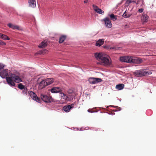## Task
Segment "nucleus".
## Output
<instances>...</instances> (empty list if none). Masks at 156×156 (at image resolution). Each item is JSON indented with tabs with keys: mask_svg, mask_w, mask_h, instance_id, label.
I'll use <instances>...</instances> for the list:
<instances>
[{
	"mask_svg": "<svg viewBox=\"0 0 156 156\" xmlns=\"http://www.w3.org/2000/svg\"><path fill=\"white\" fill-rule=\"evenodd\" d=\"M47 84L45 80H42L40 83L39 85V88L40 89H41L46 86Z\"/></svg>",
	"mask_w": 156,
	"mask_h": 156,
	"instance_id": "obj_12",
	"label": "nucleus"
},
{
	"mask_svg": "<svg viewBox=\"0 0 156 156\" xmlns=\"http://www.w3.org/2000/svg\"><path fill=\"white\" fill-rule=\"evenodd\" d=\"M0 37L1 39L3 40H9L10 39V38L7 36L0 33Z\"/></svg>",
	"mask_w": 156,
	"mask_h": 156,
	"instance_id": "obj_19",
	"label": "nucleus"
},
{
	"mask_svg": "<svg viewBox=\"0 0 156 156\" xmlns=\"http://www.w3.org/2000/svg\"><path fill=\"white\" fill-rule=\"evenodd\" d=\"M18 87L20 89L22 90L25 88V87L22 83H20L18 84Z\"/></svg>",
	"mask_w": 156,
	"mask_h": 156,
	"instance_id": "obj_27",
	"label": "nucleus"
},
{
	"mask_svg": "<svg viewBox=\"0 0 156 156\" xmlns=\"http://www.w3.org/2000/svg\"><path fill=\"white\" fill-rule=\"evenodd\" d=\"M88 2V0H85L84 2V3H87Z\"/></svg>",
	"mask_w": 156,
	"mask_h": 156,
	"instance_id": "obj_36",
	"label": "nucleus"
},
{
	"mask_svg": "<svg viewBox=\"0 0 156 156\" xmlns=\"http://www.w3.org/2000/svg\"><path fill=\"white\" fill-rule=\"evenodd\" d=\"M8 83L12 86H14L15 84L13 81H14L16 83H19L22 81V76L19 73L16 74H12L10 77H7L6 78Z\"/></svg>",
	"mask_w": 156,
	"mask_h": 156,
	"instance_id": "obj_2",
	"label": "nucleus"
},
{
	"mask_svg": "<svg viewBox=\"0 0 156 156\" xmlns=\"http://www.w3.org/2000/svg\"><path fill=\"white\" fill-rule=\"evenodd\" d=\"M68 94H75L73 90H68Z\"/></svg>",
	"mask_w": 156,
	"mask_h": 156,
	"instance_id": "obj_29",
	"label": "nucleus"
},
{
	"mask_svg": "<svg viewBox=\"0 0 156 156\" xmlns=\"http://www.w3.org/2000/svg\"><path fill=\"white\" fill-rule=\"evenodd\" d=\"M140 1H139V0H138V1H137V2H136V4L137 5L138 4H139V3H140Z\"/></svg>",
	"mask_w": 156,
	"mask_h": 156,
	"instance_id": "obj_37",
	"label": "nucleus"
},
{
	"mask_svg": "<svg viewBox=\"0 0 156 156\" xmlns=\"http://www.w3.org/2000/svg\"><path fill=\"white\" fill-rule=\"evenodd\" d=\"M44 80L47 86L52 83L53 81V79L52 78H47Z\"/></svg>",
	"mask_w": 156,
	"mask_h": 156,
	"instance_id": "obj_18",
	"label": "nucleus"
},
{
	"mask_svg": "<svg viewBox=\"0 0 156 156\" xmlns=\"http://www.w3.org/2000/svg\"><path fill=\"white\" fill-rule=\"evenodd\" d=\"M66 37L65 36H64V35L61 36L59 38V43H62V42H64V40L66 39Z\"/></svg>",
	"mask_w": 156,
	"mask_h": 156,
	"instance_id": "obj_23",
	"label": "nucleus"
},
{
	"mask_svg": "<svg viewBox=\"0 0 156 156\" xmlns=\"http://www.w3.org/2000/svg\"><path fill=\"white\" fill-rule=\"evenodd\" d=\"M28 94L30 96L31 98L34 100L36 101L37 102L40 103L41 100L40 98H38L36 94L31 91H29L28 92Z\"/></svg>",
	"mask_w": 156,
	"mask_h": 156,
	"instance_id": "obj_6",
	"label": "nucleus"
},
{
	"mask_svg": "<svg viewBox=\"0 0 156 156\" xmlns=\"http://www.w3.org/2000/svg\"><path fill=\"white\" fill-rule=\"evenodd\" d=\"M105 22L106 26L108 28H111L112 27L111 22L109 19L108 17L104 18L103 20Z\"/></svg>",
	"mask_w": 156,
	"mask_h": 156,
	"instance_id": "obj_8",
	"label": "nucleus"
},
{
	"mask_svg": "<svg viewBox=\"0 0 156 156\" xmlns=\"http://www.w3.org/2000/svg\"><path fill=\"white\" fill-rule=\"evenodd\" d=\"M48 43L45 41H42L39 45V47L41 48H43L45 47L47 45Z\"/></svg>",
	"mask_w": 156,
	"mask_h": 156,
	"instance_id": "obj_17",
	"label": "nucleus"
},
{
	"mask_svg": "<svg viewBox=\"0 0 156 156\" xmlns=\"http://www.w3.org/2000/svg\"><path fill=\"white\" fill-rule=\"evenodd\" d=\"M127 0V2H129V1H130V0Z\"/></svg>",
	"mask_w": 156,
	"mask_h": 156,
	"instance_id": "obj_40",
	"label": "nucleus"
},
{
	"mask_svg": "<svg viewBox=\"0 0 156 156\" xmlns=\"http://www.w3.org/2000/svg\"><path fill=\"white\" fill-rule=\"evenodd\" d=\"M24 90L22 91V93L23 94H26V95L28 94V92H27V89L26 88L23 89Z\"/></svg>",
	"mask_w": 156,
	"mask_h": 156,
	"instance_id": "obj_28",
	"label": "nucleus"
},
{
	"mask_svg": "<svg viewBox=\"0 0 156 156\" xmlns=\"http://www.w3.org/2000/svg\"><path fill=\"white\" fill-rule=\"evenodd\" d=\"M63 109L65 112H69L71 109L70 106L68 105L64 106L63 108Z\"/></svg>",
	"mask_w": 156,
	"mask_h": 156,
	"instance_id": "obj_22",
	"label": "nucleus"
},
{
	"mask_svg": "<svg viewBox=\"0 0 156 156\" xmlns=\"http://www.w3.org/2000/svg\"><path fill=\"white\" fill-rule=\"evenodd\" d=\"M4 66L3 64L0 63V71L4 67Z\"/></svg>",
	"mask_w": 156,
	"mask_h": 156,
	"instance_id": "obj_31",
	"label": "nucleus"
},
{
	"mask_svg": "<svg viewBox=\"0 0 156 156\" xmlns=\"http://www.w3.org/2000/svg\"><path fill=\"white\" fill-rule=\"evenodd\" d=\"M28 4L29 7L33 8L36 7V4L35 0H29Z\"/></svg>",
	"mask_w": 156,
	"mask_h": 156,
	"instance_id": "obj_11",
	"label": "nucleus"
},
{
	"mask_svg": "<svg viewBox=\"0 0 156 156\" xmlns=\"http://www.w3.org/2000/svg\"><path fill=\"white\" fill-rule=\"evenodd\" d=\"M88 82L91 84H94L102 81V80L100 78L90 77L88 80Z\"/></svg>",
	"mask_w": 156,
	"mask_h": 156,
	"instance_id": "obj_5",
	"label": "nucleus"
},
{
	"mask_svg": "<svg viewBox=\"0 0 156 156\" xmlns=\"http://www.w3.org/2000/svg\"><path fill=\"white\" fill-rule=\"evenodd\" d=\"M110 107H115V108H117L118 107V106H112V105H110L109 106Z\"/></svg>",
	"mask_w": 156,
	"mask_h": 156,
	"instance_id": "obj_38",
	"label": "nucleus"
},
{
	"mask_svg": "<svg viewBox=\"0 0 156 156\" xmlns=\"http://www.w3.org/2000/svg\"><path fill=\"white\" fill-rule=\"evenodd\" d=\"M70 106V109L71 108H73L74 106V104L73 103L70 105H69Z\"/></svg>",
	"mask_w": 156,
	"mask_h": 156,
	"instance_id": "obj_33",
	"label": "nucleus"
},
{
	"mask_svg": "<svg viewBox=\"0 0 156 156\" xmlns=\"http://www.w3.org/2000/svg\"><path fill=\"white\" fill-rule=\"evenodd\" d=\"M41 98L42 100L45 102L50 103L52 101L51 97H49L46 95L41 94Z\"/></svg>",
	"mask_w": 156,
	"mask_h": 156,
	"instance_id": "obj_7",
	"label": "nucleus"
},
{
	"mask_svg": "<svg viewBox=\"0 0 156 156\" xmlns=\"http://www.w3.org/2000/svg\"><path fill=\"white\" fill-rule=\"evenodd\" d=\"M131 15V14L125 11L122 15V16L125 18H128L130 17Z\"/></svg>",
	"mask_w": 156,
	"mask_h": 156,
	"instance_id": "obj_24",
	"label": "nucleus"
},
{
	"mask_svg": "<svg viewBox=\"0 0 156 156\" xmlns=\"http://www.w3.org/2000/svg\"><path fill=\"white\" fill-rule=\"evenodd\" d=\"M120 59L122 62L129 63L140 64L142 62V59L140 58L129 56L121 57Z\"/></svg>",
	"mask_w": 156,
	"mask_h": 156,
	"instance_id": "obj_3",
	"label": "nucleus"
},
{
	"mask_svg": "<svg viewBox=\"0 0 156 156\" xmlns=\"http://www.w3.org/2000/svg\"><path fill=\"white\" fill-rule=\"evenodd\" d=\"M144 10V9L143 8H141V9H139V10H138V12H140V13H141V12H143Z\"/></svg>",
	"mask_w": 156,
	"mask_h": 156,
	"instance_id": "obj_32",
	"label": "nucleus"
},
{
	"mask_svg": "<svg viewBox=\"0 0 156 156\" xmlns=\"http://www.w3.org/2000/svg\"><path fill=\"white\" fill-rule=\"evenodd\" d=\"M48 52V51L46 50H44L42 52V53H47Z\"/></svg>",
	"mask_w": 156,
	"mask_h": 156,
	"instance_id": "obj_35",
	"label": "nucleus"
},
{
	"mask_svg": "<svg viewBox=\"0 0 156 156\" xmlns=\"http://www.w3.org/2000/svg\"><path fill=\"white\" fill-rule=\"evenodd\" d=\"M61 91V89L59 87H54L51 90V91L52 93H57L60 92Z\"/></svg>",
	"mask_w": 156,
	"mask_h": 156,
	"instance_id": "obj_13",
	"label": "nucleus"
},
{
	"mask_svg": "<svg viewBox=\"0 0 156 156\" xmlns=\"http://www.w3.org/2000/svg\"><path fill=\"white\" fill-rule=\"evenodd\" d=\"M124 87V85L122 84H118L116 86V88L118 90H120L122 89Z\"/></svg>",
	"mask_w": 156,
	"mask_h": 156,
	"instance_id": "obj_20",
	"label": "nucleus"
},
{
	"mask_svg": "<svg viewBox=\"0 0 156 156\" xmlns=\"http://www.w3.org/2000/svg\"><path fill=\"white\" fill-rule=\"evenodd\" d=\"M8 69L3 70L0 72V76L2 78H5L8 76Z\"/></svg>",
	"mask_w": 156,
	"mask_h": 156,
	"instance_id": "obj_10",
	"label": "nucleus"
},
{
	"mask_svg": "<svg viewBox=\"0 0 156 156\" xmlns=\"http://www.w3.org/2000/svg\"><path fill=\"white\" fill-rule=\"evenodd\" d=\"M92 7L94 10L98 13L101 14H104V11L101 9L99 8L97 6L93 4L92 5Z\"/></svg>",
	"mask_w": 156,
	"mask_h": 156,
	"instance_id": "obj_9",
	"label": "nucleus"
},
{
	"mask_svg": "<svg viewBox=\"0 0 156 156\" xmlns=\"http://www.w3.org/2000/svg\"><path fill=\"white\" fill-rule=\"evenodd\" d=\"M109 16L110 17L111 19L113 21L116 20L117 19L116 16L113 14H111Z\"/></svg>",
	"mask_w": 156,
	"mask_h": 156,
	"instance_id": "obj_26",
	"label": "nucleus"
},
{
	"mask_svg": "<svg viewBox=\"0 0 156 156\" xmlns=\"http://www.w3.org/2000/svg\"><path fill=\"white\" fill-rule=\"evenodd\" d=\"M148 18V17L147 14L143 13L142 14V16L141 17L142 21L143 22H147Z\"/></svg>",
	"mask_w": 156,
	"mask_h": 156,
	"instance_id": "obj_15",
	"label": "nucleus"
},
{
	"mask_svg": "<svg viewBox=\"0 0 156 156\" xmlns=\"http://www.w3.org/2000/svg\"><path fill=\"white\" fill-rule=\"evenodd\" d=\"M135 75L136 76L139 77L142 76H145L148 75L149 73L146 69H141L136 71L134 73Z\"/></svg>",
	"mask_w": 156,
	"mask_h": 156,
	"instance_id": "obj_4",
	"label": "nucleus"
},
{
	"mask_svg": "<svg viewBox=\"0 0 156 156\" xmlns=\"http://www.w3.org/2000/svg\"><path fill=\"white\" fill-rule=\"evenodd\" d=\"M61 95L62 99H64L65 100L68 101V96L66 94L63 93H61Z\"/></svg>",
	"mask_w": 156,
	"mask_h": 156,
	"instance_id": "obj_25",
	"label": "nucleus"
},
{
	"mask_svg": "<svg viewBox=\"0 0 156 156\" xmlns=\"http://www.w3.org/2000/svg\"><path fill=\"white\" fill-rule=\"evenodd\" d=\"M68 96V101H71L72 100L73 98L75 96V94H69L67 95Z\"/></svg>",
	"mask_w": 156,
	"mask_h": 156,
	"instance_id": "obj_21",
	"label": "nucleus"
},
{
	"mask_svg": "<svg viewBox=\"0 0 156 156\" xmlns=\"http://www.w3.org/2000/svg\"><path fill=\"white\" fill-rule=\"evenodd\" d=\"M6 44L4 42L0 40V45H5Z\"/></svg>",
	"mask_w": 156,
	"mask_h": 156,
	"instance_id": "obj_30",
	"label": "nucleus"
},
{
	"mask_svg": "<svg viewBox=\"0 0 156 156\" xmlns=\"http://www.w3.org/2000/svg\"><path fill=\"white\" fill-rule=\"evenodd\" d=\"M8 26L10 27L13 30L17 29L20 30V27L17 25H15L11 23H9L8 24Z\"/></svg>",
	"mask_w": 156,
	"mask_h": 156,
	"instance_id": "obj_16",
	"label": "nucleus"
},
{
	"mask_svg": "<svg viewBox=\"0 0 156 156\" xmlns=\"http://www.w3.org/2000/svg\"><path fill=\"white\" fill-rule=\"evenodd\" d=\"M94 56L98 60H101V63L104 66H110L112 64V61L109 56L101 53H96Z\"/></svg>",
	"mask_w": 156,
	"mask_h": 156,
	"instance_id": "obj_1",
	"label": "nucleus"
},
{
	"mask_svg": "<svg viewBox=\"0 0 156 156\" xmlns=\"http://www.w3.org/2000/svg\"><path fill=\"white\" fill-rule=\"evenodd\" d=\"M131 2H133V3H136V1H131L130 0V1H129V2H128L129 4Z\"/></svg>",
	"mask_w": 156,
	"mask_h": 156,
	"instance_id": "obj_34",
	"label": "nucleus"
},
{
	"mask_svg": "<svg viewBox=\"0 0 156 156\" xmlns=\"http://www.w3.org/2000/svg\"><path fill=\"white\" fill-rule=\"evenodd\" d=\"M104 41V39H100L96 41L95 45L97 46H100L103 44Z\"/></svg>",
	"mask_w": 156,
	"mask_h": 156,
	"instance_id": "obj_14",
	"label": "nucleus"
},
{
	"mask_svg": "<svg viewBox=\"0 0 156 156\" xmlns=\"http://www.w3.org/2000/svg\"><path fill=\"white\" fill-rule=\"evenodd\" d=\"M88 111L89 112H92V111H90V110L89 109L88 110Z\"/></svg>",
	"mask_w": 156,
	"mask_h": 156,
	"instance_id": "obj_39",
	"label": "nucleus"
}]
</instances>
